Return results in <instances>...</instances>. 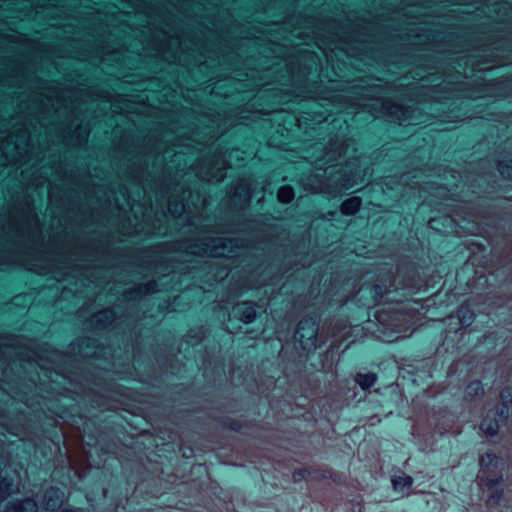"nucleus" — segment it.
<instances>
[{
	"instance_id": "2",
	"label": "nucleus",
	"mask_w": 512,
	"mask_h": 512,
	"mask_svg": "<svg viewBox=\"0 0 512 512\" xmlns=\"http://www.w3.org/2000/svg\"><path fill=\"white\" fill-rule=\"evenodd\" d=\"M392 483L396 491L405 493L412 485V478L407 475H400L394 477Z\"/></svg>"
},
{
	"instance_id": "5",
	"label": "nucleus",
	"mask_w": 512,
	"mask_h": 512,
	"mask_svg": "<svg viewBox=\"0 0 512 512\" xmlns=\"http://www.w3.org/2000/svg\"><path fill=\"white\" fill-rule=\"evenodd\" d=\"M356 382L363 388L368 389L376 382V376L372 373L358 374Z\"/></svg>"
},
{
	"instance_id": "3",
	"label": "nucleus",
	"mask_w": 512,
	"mask_h": 512,
	"mask_svg": "<svg viewBox=\"0 0 512 512\" xmlns=\"http://www.w3.org/2000/svg\"><path fill=\"white\" fill-rule=\"evenodd\" d=\"M361 206V200L358 197H352L345 202H343L341 206V211L346 215H353L358 211Z\"/></svg>"
},
{
	"instance_id": "15",
	"label": "nucleus",
	"mask_w": 512,
	"mask_h": 512,
	"mask_svg": "<svg viewBox=\"0 0 512 512\" xmlns=\"http://www.w3.org/2000/svg\"><path fill=\"white\" fill-rule=\"evenodd\" d=\"M461 323H462L463 325H468V324H469L467 321H465V320H463V319H461Z\"/></svg>"
},
{
	"instance_id": "4",
	"label": "nucleus",
	"mask_w": 512,
	"mask_h": 512,
	"mask_svg": "<svg viewBox=\"0 0 512 512\" xmlns=\"http://www.w3.org/2000/svg\"><path fill=\"white\" fill-rule=\"evenodd\" d=\"M56 460L57 483L60 486H64V452L61 448H59Z\"/></svg>"
},
{
	"instance_id": "1",
	"label": "nucleus",
	"mask_w": 512,
	"mask_h": 512,
	"mask_svg": "<svg viewBox=\"0 0 512 512\" xmlns=\"http://www.w3.org/2000/svg\"><path fill=\"white\" fill-rule=\"evenodd\" d=\"M235 314L240 315L241 320L246 323L253 321L256 315V311L253 305L248 303H242L236 306Z\"/></svg>"
},
{
	"instance_id": "6",
	"label": "nucleus",
	"mask_w": 512,
	"mask_h": 512,
	"mask_svg": "<svg viewBox=\"0 0 512 512\" xmlns=\"http://www.w3.org/2000/svg\"><path fill=\"white\" fill-rule=\"evenodd\" d=\"M11 491V481L7 477H0V503L4 502Z\"/></svg>"
},
{
	"instance_id": "17",
	"label": "nucleus",
	"mask_w": 512,
	"mask_h": 512,
	"mask_svg": "<svg viewBox=\"0 0 512 512\" xmlns=\"http://www.w3.org/2000/svg\"><path fill=\"white\" fill-rule=\"evenodd\" d=\"M462 311H463L462 309H461V310H459V318H460V319H461V313H462Z\"/></svg>"
},
{
	"instance_id": "16",
	"label": "nucleus",
	"mask_w": 512,
	"mask_h": 512,
	"mask_svg": "<svg viewBox=\"0 0 512 512\" xmlns=\"http://www.w3.org/2000/svg\"><path fill=\"white\" fill-rule=\"evenodd\" d=\"M214 255H224V254L221 252H215Z\"/></svg>"
},
{
	"instance_id": "14",
	"label": "nucleus",
	"mask_w": 512,
	"mask_h": 512,
	"mask_svg": "<svg viewBox=\"0 0 512 512\" xmlns=\"http://www.w3.org/2000/svg\"><path fill=\"white\" fill-rule=\"evenodd\" d=\"M66 512H80L78 509H66Z\"/></svg>"
},
{
	"instance_id": "12",
	"label": "nucleus",
	"mask_w": 512,
	"mask_h": 512,
	"mask_svg": "<svg viewBox=\"0 0 512 512\" xmlns=\"http://www.w3.org/2000/svg\"><path fill=\"white\" fill-rule=\"evenodd\" d=\"M307 335H308V340L311 341V345H314L316 331L313 326L309 329V332L307 333Z\"/></svg>"
},
{
	"instance_id": "11",
	"label": "nucleus",
	"mask_w": 512,
	"mask_h": 512,
	"mask_svg": "<svg viewBox=\"0 0 512 512\" xmlns=\"http://www.w3.org/2000/svg\"><path fill=\"white\" fill-rule=\"evenodd\" d=\"M58 509L57 512H64V490L61 487L57 490Z\"/></svg>"
},
{
	"instance_id": "9",
	"label": "nucleus",
	"mask_w": 512,
	"mask_h": 512,
	"mask_svg": "<svg viewBox=\"0 0 512 512\" xmlns=\"http://www.w3.org/2000/svg\"><path fill=\"white\" fill-rule=\"evenodd\" d=\"M25 507L22 501H12L6 506V512H24Z\"/></svg>"
},
{
	"instance_id": "10",
	"label": "nucleus",
	"mask_w": 512,
	"mask_h": 512,
	"mask_svg": "<svg viewBox=\"0 0 512 512\" xmlns=\"http://www.w3.org/2000/svg\"><path fill=\"white\" fill-rule=\"evenodd\" d=\"M482 390L483 389L481 383L478 381L470 383L469 386L467 387V393L471 396L480 394Z\"/></svg>"
},
{
	"instance_id": "7",
	"label": "nucleus",
	"mask_w": 512,
	"mask_h": 512,
	"mask_svg": "<svg viewBox=\"0 0 512 512\" xmlns=\"http://www.w3.org/2000/svg\"><path fill=\"white\" fill-rule=\"evenodd\" d=\"M293 197V189L289 186H283L278 190V199L282 203H289Z\"/></svg>"
},
{
	"instance_id": "8",
	"label": "nucleus",
	"mask_w": 512,
	"mask_h": 512,
	"mask_svg": "<svg viewBox=\"0 0 512 512\" xmlns=\"http://www.w3.org/2000/svg\"><path fill=\"white\" fill-rule=\"evenodd\" d=\"M481 429L487 434V435H494L498 430V424L495 421H488L483 420L481 423Z\"/></svg>"
},
{
	"instance_id": "13",
	"label": "nucleus",
	"mask_w": 512,
	"mask_h": 512,
	"mask_svg": "<svg viewBox=\"0 0 512 512\" xmlns=\"http://www.w3.org/2000/svg\"><path fill=\"white\" fill-rule=\"evenodd\" d=\"M302 330H304V327H303V324H302V323H300L299 328H298V330H297V332H296V337H297V338L299 339V341H301V342H302V339H303V338H304V336H305V335L302 333Z\"/></svg>"
}]
</instances>
